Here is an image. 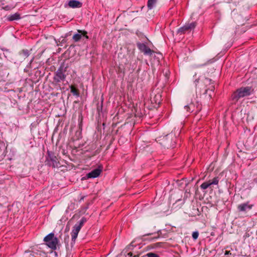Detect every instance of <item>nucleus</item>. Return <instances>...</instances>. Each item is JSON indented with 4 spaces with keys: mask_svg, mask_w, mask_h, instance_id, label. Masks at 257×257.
Returning <instances> with one entry per match:
<instances>
[{
    "mask_svg": "<svg viewBox=\"0 0 257 257\" xmlns=\"http://www.w3.org/2000/svg\"><path fill=\"white\" fill-rule=\"evenodd\" d=\"M86 221V218L83 217L77 223L75 224L71 232L72 241L75 242L80 230Z\"/></svg>",
    "mask_w": 257,
    "mask_h": 257,
    "instance_id": "nucleus-5",
    "label": "nucleus"
},
{
    "mask_svg": "<svg viewBox=\"0 0 257 257\" xmlns=\"http://www.w3.org/2000/svg\"><path fill=\"white\" fill-rule=\"evenodd\" d=\"M78 34H75L73 35L72 39L75 42L79 41L82 37L86 39H89L87 36V32L84 30H78Z\"/></svg>",
    "mask_w": 257,
    "mask_h": 257,
    "instance_id": "nucleus-10",
    "label": "nucleus"
},
{
    "mask_svg": "<svg viewBox=\"0 0 257 257\" xmlns=\"http://www.w3.org/2000/svg\"><path fill=\"white\" fill-rule=\"evenodd\" d=\"M214 89V87L213 86H211L210 88H209V89H210L211 91H213ZM208 90V89H206L205 90L204 94H206L207 93V91Z\"/></svg>",
    "mask_w": 257,
    "mask_h": 257,
    "instance_id": "nucleus-24",
    "label": "nucleus"
},
{
    "mask_svg": "<svg viewBox=\"0 0 257 257\" xmlns=\"http://www.w3.org/2000/svg\"><path fill=\"white\" fill-rule=\"evenodd\" d=\"M199 236V232L198 231H194L192 233V238L196 240L197 239Z\"/></svg>",
    "mask_w": 257,
    "mask_h": 257,
    "instance_id": "nucleus-20",
    "label": "nucleus"
},
{
    "mask_svg": "<svg viewBox=\"0 0 257 257\" xmlns=\"http://www.w3.org/2000/svg\"><path fill=\"white\" fill-rule=\"evenodd\" d=\"M198 81L197 80H195V85H197V82H198Z\"/></svg>",
    "mask_w": 257,
    "mask_h": 257,
    "instance_id": "nucleus-27",
    "label": "nucleus"
},
{
    "mask_svg": "<svg viewBox=\"0 0 257 257\" xmlns=\"http://www.w3.org/2000/svg\"><path fill=\"white\" fill-rule=\"evenodd\" d=\"M157 0H148L147 6L149 9L151 10L155 6Z\"/></svg>",
    "mask_w": 257,
    "mask_h": 257,
    "instance_id": "nucleus-16",
    "label": "nucleus"
},
{
    "mask_svg": "<svg viewBox=\"0 0 257 257\" xmlns=\"http://www.w3.org/2000/svg\"><path fill=\"white\" fill-rule=\"evenodd\" d=\"M20 19H21L20 15L18 13H16L13 15H10L8 17V20L9 21H15V20H20Z\"/></svg>",
    "mask_w": 257,
    "mask_h": 257,
    "instance_id": "nucleus-15",
    "label": "nucleus"
},
{
    "mask_svg": "<svg viewBox=\"0 0 257 257\" xmlns=\"http://www.w3.org/2000/svg\"><path fill=\"white\" fill-rule=\"evenodd\" d=\"M131 246H134L133 245V242H132L131 244H130Z\"/></svg>",
    "mask_w": 257,
    "mask_h": 257,
    "instance_id": "nucleus-28",
    "label": "nucleus"
},
{
    "mask_svg": "<svg viewBox=\"0 0 257 257\" xmlns=\"http://www.w3.org/2000/svg\"><path fill=\"white\" fill-rule=\"evenodd\" d=\"M71 92L74 95L77 96H78L79 95V93L78 90L73 86L71 87Z\"/></svg>",
    "mask_w": 257,
    "mask_h": 257,
    "instance_id": "nucleus-18",
    "label": "nucleus"
},
{
    "mask_svg": "<svg viewBox=\"0 0 257 257\" xmlns=\"http://www.w3.org/2000/svg\"><path fill=\"white\" fill-rule=\"evenodd\" d=\"M162 243V242H158V243H156L155 244H156V246H160V245Z\"/></svg>",
    "mask_w": 257,
    "mask_h": 257,
    "instance_id": "nucleus-25",
    "label": "nucleus"
},
{
    "mask_svg": "<svg viewBox=\"0 0 257 257\" xmlns=\"http://www.w3.org/2000/svg\"><path fill=\"white\" fill-rule=\"evenodd\" d=\"M83 198H84V197H82V198H81V200L83 199Z\"/></svg>",
    "mask_w": 257,
    "mask_h": 257,
    "instance_id": "nucleus-31",
    "label": "nucleus"
},
{
    "mask_svg": "<svg viewBox=\"0 0 257 257\" xmlns=\"http://www.w3.org/2000/svg\"><path fill=\"white\" fill-rule=\"evenodd\" d=\"M218 177H214L212 180H209L208 181L204 182L200 185L201 189L203 190L206 189L212 185H217L219 182Z\"/></svg>",
    "mask_w": 257,
    "mask_h": 257,
    "instance_id": "nucleus-9",
    "label": "nucleus"
},
{
    "mask_svg": "<svg viewBox=\"0 0 257 257\" xmlns=\"http://www.w3.org/2000/svg\"><path fill=\"white\" fill-rule=\"evenodd\" d=\"M44 241L49 247L53 249H56L58 239L54 236V233H50L48 234L44 237Z\"/></svg>",
    "mask_w": 257,
    "mask_h": 257,
    "instance_id": "nucleus-6",
    "label": "nucleus"
},
{
    "mask_svg": "<svg viewBox=\"0 0 257 257\" xmlns=\"http://www.w3.org/2000/svg\"><path fill=\"white\" fill-rule=\"evenodd\" d=\"M19 55L22 57V60H24L30 55V52L27 49H23L19 52Z\"/></svg>",
    "mask_w": 257,
    "mask_h": 257,
    "instance_id": "nucleus-14",
    "label": "nucleus"
},
{
    "mask_svg": "<svg viewBox=\"0 0 257 257\" xmlns=\"http://www.w3.org/2000/svg\"><path fill=\"white\" fill-rule=\"evenodd\" d=\"M211 81V80L210 79L208 78H205L204 79V82L205 84H210Z\"/></svg>",
    "mask_w": 257,
    "mask_h": 257,
    "instance_id": "nucleus-21",
    "label": "nucleus"
},
{
    "mask_svg": "<svg viewBox=\"0 0 257 257\" xmlns=\"http://www.w3.org/2000/svg\"><path fill=\"white\" fill-rule=\"evenodd\" d=\"M254 93V89L251 86L241 87L236 90L232 94L233 101H237L239 99L247 97Z\"/></svg>",
    "mask_w": 257,
    "mask_h": 257,
    "instance_id": "nucleus-1",
    "label": "nucleus"
},
{
    "mask_svg": "<svg viewBox=\"0 0 257 257\" xmlns=\"http://www.w3.org/2000/svg\"><path fill=\"white\" fill-rule=\"evenodd\" d=\"M196 25V22L186 24L184 26L178 30L177 33L180 34H184L187 32H190L195 28Z\"/></svg>",
    "mask_w": 257,
    "mask_h": 257,
    "instance_id": "nucleus-8",
    "label": "nucleus"
},
{
    "mask_svg": "<svg viewBox=\"0 0 257 257\" xmlns=\"http://www.w3.org/2000/svg\"><path fill=\"white\" fill-rule=\"evenodd\" d=\"M33 59H34V58H33V59L31 60V61H30V63H31L32 62V61H33Z\"/></svg>",
    "mask_w": 257,
    "mask_h": 257,
    "instance_id": "nucleus-30",
    "label": "nucleus"
},
{
    "mask_svg": "<svg viewBox=\"0 0 257 257\" xmlns=\"http://www.w3.org/2000/svg\"><path fill=\"white\" fill-rule=\"evenodd\" d=\"M161 231L159 230L158 232V235L157 236H154L153 238H152V240H154V239H158L160 237V235H159V232H160Z\"/></svg>",
    "mask_w": 257,
    "mask_h": 257,
    "instance_id": "nucleus-23",
    "label": "nucleus"
},
{
    "mask_svg": "<svg viewBox=\"0 0 257 257\" xmlns=\"http://www.w3.org/2000/svg\"><path fill=\"white\" fill-rule=\"evenodd\" d=\"M157 97H160V95H158V96H157V95H156V96H155V98H157Z\"/></svg>",
    "mask_w": 257,
    "mask_h": 257,
    "instance_id": "nucleus-29",
    "label": "nucleus"
},
{
    "mask_svg": "<svg viewBox=\"0 0 257 257\" xmlns=\"http://www.w3.org/2000/svg\"><path fill=\"white\" fill-rule=\"evenodd\" d=\"M252 206L253 205L249 204L248 202H246L239 204L237 207V209L240 212H245L246 210L251 209Z\"/></svg>",
    "mask_w": 257,
    "mask_h": 257,
    "instance_id": "nucleus-12",
    "label": "nucleus"
},
{
    "mask_svg": "<svg viewBox=\"0 0 257 257\" xmlns=\"http://www.w3.org/2000/svg\"><path fill=\"white\" fill-rule=\"evenodd\" d=\"M68 5L70 8H80L82 6V3L77 0H70L68 3Z\"/></svg>",
    "mask_w": 257,
    "mask_h": 257,
    "instance_id": "nucleus-13",
    "label": "nucleus"
},
{
    "mask_svg": "<svg viewBox=\"0 0 257 257\" xmlns=\"http://www.w3.org/2000/svg\"><path fill=\"white\" fill-rule=\"evenodd\" d=\"M137 46L139 50L143 53L145 55L151 56L154 52L153 50L149 48L145 43L137 42Z\"/></svg>",
    "mask_w": 257,
    "mask_h": 257,
    "instance_id": "nucleus-7",
    "label": "nucleus"
},
{
    "mask_svg": "<svg viewBox=\"0 0 257 257\" xmlns=\"http://www.w3.org/2000/svg\"><path fill=\"white\" fill-rule=\"evenodd\" d=\"M66 70L67 67H65L64 65L62 64L54 73V81L56 83L64 81L66 77L65 74Z\"/></svg>",
    "mask_w": 257,
    "mask_h": 257,
    "instance_id": "nucleus-3",
    "label": "nucleus"
},
{
    "mask_svg": "<svg viewBox=\"0 0 257 257\" xmlns=\"http://www.w3.org/2000/svg\"><path fill=\"white\" fill-rule=\"evenodd\" d=\"M152 234H153V233H148V234H145V235H144V236L150 235H152Z\"/></svg>",
    "mask_w": 257,
    "mask_h": 257,
    "instance_id": "nucleus-26",
    "label": "nucleus"
},
{
    "mask_svg": "<svg viewBox=\"0 0 257 257\" xmlns=\"http://www.w3.org/2000/svg\"><path fill=\"white\" fill-rule=\"evenodd\" d=\"M192 105V103H190L189 105H186L184 106V109L188 112H192L193 111Z\"/></svg>",
    "mask_w": 257,
    "mask_h": 257,
    "instance_id": "nucleus-19",
    "label": "nucleus"
},
{
    "mask_svg": "<svg viewBox=\"0 0 257 257\" xmlns=\"http://www.w3.org/2000/svg\"><path fill=\"white\" fill-rule=\"evenodd\" d=\"M142 257H160V256L156 253L149 252Z\"/></svg>",
    "mask_w": 257,
    "mask_h": 257,
    "instance_id": "nucleus-17",
    "label": "nucleus"
},
{
    "mask_svg": "<svg viewBox=\"0 0 257 257\" xmlns=\"http://www.w3.org/2000/svg\"><path fill=\"white\" fill-rule=\"evenodd\" d=\"M139 255H134L133 256V253L130 252L127 254L126 257H139Z\"/></svg>",
    "mask_w": 257,
    "mask_h": 257,
    "instance_id": "nucleus-22",
    "label": "nucleus"
},
{
    "mask_svg": "<svg viewBox=\"0 0 257 257\" xmlns=\"http://www.w3.org/2000/svg\"><path fill=\"white\" fill-rule=\"evenodd\" d=\"M45 164L48 166L51 167L53 168H58L60 166V162L55 153L50 151H47Z\"/></svg>",
    "mask_w": 257,
    "mask_h": 257,
    "instance_id": "nucleus-2",
    "label": "nucleus"
},
{
    "mask_svg": "<svg viewBox=\"0 0 257 257\" xmlns=\"http://www.w3.org/2000/svg\"><path fill=\"white\" fill-rule=\"evenodd\" d=\"M176 140L175 135L171 133L164 137L162 144L168 149L174 148L176 146Z\"/></svg>",
    "mask_w": 257,
    "mask_h": 257,
    "instance_id": "nucleus-4",
    "label": "nucleus"
},
{
    "mask_svg": "<svg viewBox=\"0 0 257 257\" xmlns=\"http://www.w3.org/2000/svg\"><path fill=\"white\" fill-rule=\"evenodd\" d=\"M101 171V169L99 167L92 170L86 175V176L87 178H95L99 176Z\"/></svg>",
    "mask_w": 257,
    "mask_h": 257,
    "instance_id": "nucleus-11",
    "label": "nucleus"
}]
</instances>
